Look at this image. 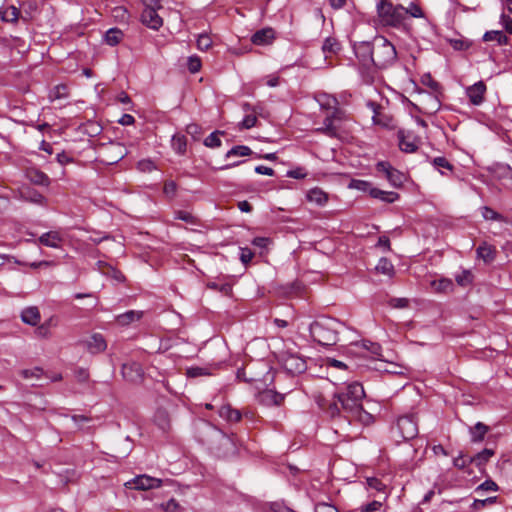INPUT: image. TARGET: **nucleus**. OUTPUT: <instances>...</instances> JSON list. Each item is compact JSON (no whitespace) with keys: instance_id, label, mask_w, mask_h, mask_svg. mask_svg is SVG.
Instances as JSON below:
<instances>
[{"instance_id":"nucleus-1","label":"nucleus","mask_w":512,"mask_h":512,"mask_svg":"<svg viewBox=\"0 0 512 512\" xmlns=\"http://www.w3.org/2000/svg\"><path fill=\"white\" fill-rule=\"evenodd\" d=\"M365 391L361 383L352 382L333 395V400L325 408L326 414L332 419L352 420L361 422L371 418V414L363 408L362 401Z\"/></svg>"},{"instance_id":"nucleus-2","label":"nucleus","mask_w":512,"mask_h":512,"mask_svg":"<svg viewBox=\"0 0 512 512\" xmlns=\"http://www.w3.org/2000/svg\"><path fill=\"white\" fill-rule=\"evenodd\" d=\"M344 329V323L329 316L318 317L309 325L313 341L324 347L337 345L340 341L339 335Z\"/></svg>"},{"instance_id":"nucleus-3","label":"nucleus","mask_w":512,"mask_h":512,"mask_svg":"<svg viewBox=\"0 0 512 512\" xmlns=\"http://www.w3.org/2000/svg\"><path fill=\"white\" fill-rule=\"evenodd\" d=\"M372 67L376 70H383L391 67L397 60V51L395 46L384 36L374 37Z\"/></svg>"},{"instance_id":"nucleus-4","label":"nucleus","mask_w":512,"mask_h":512,"mask_svg":"<svg viewBox=\"0 0 512 512\" xmlns=\"http://www.w3.org/2000/svg\"><path fill=\"white\" fill-rule=\"evenodd\" d=\"M376 10L379 21L383 26L403 29L406 12L401 4L394 5L388 0L378 1Z\"/></svg>"},{"instance_id":"nucleus-5","label":"nucleus","mask_w":512,"mask_h":512,"mask_svg":"<svg viewBox=\"0 0 512 512\" xmlns=\"http://www.w3.org/2000/svg\"><path fill=\"white\" fill-rule=\"evenodd\" d=\"M269 373V367L262 362H253L247 364L245 367L239 368L236 373L238 380H242L247 383L263 382L266 380L263 378L265 374Z\"/></svg>"},{"instance_id":"nucleus-6","label":"nucleus","mask_w":512,"mask_h":512,"mask_svg":"<svg viewBox=\"0 0 512 512\" xmlns=\"http://www.w3.org/2000/svg\"><path fill=\"white\" fill-rule=\"evenodd\" d=\"M279 362L291 375L302 374L307 370L306 360L297 353L286 351L279 356Z\"/></svg>"},{"instance_id":"nucleus-7","label":"nucleus","mask_w":512,"mask_h":512,"mask_svg":"<svg viewBox=\"0 0 512 512\" xmlns=\"http://www.w3.org/2000/svg\"><path fill=\"white\" fill-rule=\"evenodd\" d=\"M353 51L363 68L370 69L373 62L374 38L372 41H361L353 44Z\"/></svg>"},{"instance_id":"nucleus-8","label":"nucleus","mask_w":512,"mask_h":512,"mask_svg":"<svg viewBox=\"0 0 512 512\" xmlns=\"http://www.w3.org/2000/svg\"><path fill=\"white\" fill-rule=\"evenodd\" d=\"M376 170L385 174L386 179L395 188H400L406 181V175L394 168L388 161H379Z\"/></svg>"},{"instance_id":"nucleus-9","label":"nucleus","mask_w":512,"mask_h":512,"mask_svg":"<svg viewBox=\"0 0 512 512\" xmlns=\"http://www.w3.org/2000/svg\"><path fill=\"white\" fill-rule=\"evenodd\" d=\"M163 484V480L155 477H151L146 474L138 475L134 477L132 480L125 483V486L129 489L135 490H151L160 488Z\"/></svg>"},{"instance_id":"nucleus-10","label":"nucleus","mask_w":512,"mask_h":512,"mask_svg":"<svg viewBox=\"0 0 512 512\" xmlns=\"http://www.w3.org/2000/svg\"><path fill=\"white\" fill-rule=\"evenodd\" d=\"M367 106L373 112L372 121L374 125L381 126L388 130L395 129L393 117L382 111V106L374 101H369Z\"/></svg>"},{"instance_id":"nucleus-11","label":"nucleus","mask_w":512,"mask_h":512,"mask_svg":"<svg viewBox=\"0 0 512 512\" xmlns=\"http://www.w3.org/2000/svg\"><path fill=\"white\" fill-rule=\"evenodd\" d=\"M397 427L404 440H411L418 434L417 423L412 416H401L397 420Z\"/></svg>"},{"instance_id":"nucleus-12","label":"nucleus","mask_w":512,"mask_h":512,"mask_svg":"<svg viewBox=\"0 0 512 512\" xmlns=\"http://www.w3.org/2000/svg\"><path fill=\"white\" fill-rule=\"evenodd\" d=\"M487 86L484 81L480 80L471 86H468L465 93L469 102L474 106H480L485 101Z\"/></svg>"},{"instance_id":"nucleus-13","label":"nucleus","mask_w":512,"mask_h":512,"mask_svg":"<svg viewBox=\"0 0 512 512\" xmlns=\"http://www.w3.org/2000/svg\"><path fill=\"white\" fill-rule=\"evenodd\" d=\"M19 199L37 205H45L46 197L30 185H23L18 189Z\"/></svg>"},{"instance_id":"nucleus-14","label":"nucleus","mask_w":512,"mask_h":512,"mask_svg":"<svg viewBox=\"0 0 512 512\" xmlns=\"http://www.w3.org/2000/svg\"><path fill=\"white\" fill-rule=\"evenodd\" d=\"M257 401L264 406H279L284 401V394L272 389H264L257 395Z\"/></svg>"},{"instance_id":"nucleus-15","label":"nucleus","mask_w":512,"mask_h":512,"mask_svg":"<svg viewBox=\"0 0 512 512\" xmlns=\"http://www.w3.org/2000/svg\"><path fill=\"white\" fill-rule=\"evenodd\" d=\"M141 22L153 30H158L163 25L162 18L154 8H144L141 13Z\"/></svg>"},{"instance_id":"nucleus-16","label":"nucleus","mask_w":512,"mask_h":512,"mask_svg":"<svg viewBox=\"0 0 512 512\" xmlns=\"http://www.w3.org/2000/svg\"><path fill=\"white\" fill-rule=\"evenodd\" d=\"M25 176L31 184L48 187L51 184L49 176L38 168H28L25 171Z\"/></svg>"},{"instance_id":"nucleus-17","label":"nucleus","mask_w":512,"mask_h":512,"mask_svg":"<svg viewBox=\"0 0 512 512\" xmlns=\"http://www.w3.org/2000/svg\"><path fill=\"white\" fill-rule=\"evenodd\" d=\"M399 141V148L405 153H413L418 149L417 144L414 142L412 132H406L403 129H399L397 132Z\"/></svg>"},{"instance_id":"nucleus-18","label":"nucleus","mask_w":512,"mask_h":512,"mask_svg":"<svg viewBox=\"0 0 512 512\" xmlns=\"http://www.w3.org/2000/svg\"><path fill=\"white\" fill-rule=\"evenodd\" d=\"M275 39V30L271 27H265L260 30H257L251 36V42L254 45L264 46L269 45Z\"/></svg>"},{"instance_id":"nucleus-19","label":"nucleus","mask_w":512,"mask_h":512,"mask_svg":"<svg viewBox=\"0 0 512 512\" xmlns=\"http://www.w3.org/2000/svg\"><path fill=\"white\" fill-rule=\"evenodd\" d=\"M153 421L155 425L163 432L168 433L171 428V417L169 412L163 408L159 407L155 411Z\"/></svg>"},{"instance_id":"nucleus-20","label":"nucleus","mask_w":512,"mask_h":512,"mask_svg":"<svg viewBox=\"0 0 512 512\" xmlns=\"http://www.w3.org/2000/svg\"><path fill=\"white\" fill-rule=\"evenodd\" d=\"M86 346L90 353L98 354L107 348V343L102 334L94 333L87 341Z\"/></svg>"},{"instance_id":"nucleus-21","label":"nucleus","mask_w":512,"mask_h":512,"mask_svg":"<svg viewBox=\"0 0 512 512\" xmlns=\"http://www.w3.org/2000/svg\"><path fill=\"white\" fill-rule=\"evenodd\" d=\"M495 455V450L492 448H484L474 456L468 457V462H472L477 468H483Z\"/></svg>"},{"instance_id":"nucleus-22","label":"nucleus","mask_w":512,"mask_h":512,"mask_svg":"<svg viewBox=\"0 0 512 512\" xmlns=\"http://www.w3.org/2000/svg\"><path fill=\"white\" fill-rule=\"evenodd\" d=\"M489 431L490 427L488 425L483 422H477L474 426L469 427L470 441L472 443L483 442Z\"/></svg>"},{"instance_id":"nucleus-23","label":"nucleus","mask_w":512,"mask_h":512,"mask_svg":"<svg viewBox=\"0 0 512 512\" xmlns=\"http://www.w3.org/2000/svg\"><path fill=\"white\" fill-rule=\"evenodd\" d=\"M218 413L222 419L232 423L239 422L242 418L241 411L233 408L230 404L222 405Z\"/></svg>"},{"instance_id":"nucleus-24","label":"nucleus","mask_w":512,"mask_h":512,"mask_svg":"<svg viewBox=\"0 0 512 512\" xmlns=\"http://www.w3.org/2000/svg\"><path fill=\"white\" fill-rule=\"evenodd\" d=\"M39 243L46 247L58 248L63 241L62 236L57 231H49L42 234L39 239Z\"/></svg>"},{"instance_id":"nucleus-25","label":"nucleus","mask_w":512,"mask_h":512,"mask_svg":"<svg viewBox=\"0 0 512 512\" xmlns=\"http://www.w3.org/2000/svg\"><path fill=\"white\" fill-rule=\"evenodd\" d=\"M484 42L495 41L499 46L509 45L510 38L501 30L486 31L482 37Z\"/></svg>"},{"instance_id":"nucleus-26","label":"nucleus","mask_w":512,"mask_h":512,"mask_svg":"<svg viewBox=\"0 0 512 512\" xmlns=\"http://www.w3.org/2000/svg\"><path fill=\"white\" fill-rule=\"evenodd\" d=\"M476 253L477 257L487 264L492 263L496 257V249L493 246L488 245L486 242H483L477 247Z\"/></svg>"},{"instance_id":"nucleus-27","label":"nucleus","mask_w":512,"mask_h":512,"mask_svg":"<svg viewBox=\"0 0 512 512\" xmlns=\"http://www.w3.org/2000/svg\"><path fill=\"white\" fill-rule=\"evenodd\" d=\"M337 112L338 110L336 109L331 115L325 117L323 127L318 128L317 131L329 137H336L337 128L334 125V119L337 117Z\"/></svg>"},{"instance_id":"nucleus-28","label":"nucleus","mask_w":512,"mask_h":512,"mask_svg":"<svg viewBox=\"0 0 512 512\" xmlns=\"http://www.w3.org/2000/svg\"><path fill=\"white\" fill-rule=\"evenodd\" d=\"M370 196L372 198L379 199L385 203H394L400 197V195L397 192L384 191L375 187L371 189Z\"/></svg>"},{"instance_id":"nucleus-29","label":"nucleus","mask_w":512,"mask_h":512,"mask_svg":"<svg viewBox=\"0 0 512 512\" xmlns=\"http://www.w3.org/2000/svg\"><path fill=\"white\" fill-rule=\"evenodd\" d=\"M21 319L24 323L35 326L40 321V312L37 307H28L21 312Z\"/></svg>"},{"instance_id":"nucleus-30","label":"nucleus","mask_w":512,"mask_h":512,"mask_svg":"<svg viewBox=\"0 0 512 512\" xmlns=\"http://www.w3.org/2000/svg\"><path fill=\"white\" fill-rule=\"evenodd\" d=\"M171 147L178 155H184L187 151V138L183 134H174L171 139Z\"/></svg>"},{"instance_id":"nucleus-31","label":"nucleus","mask_w":512,"mask_h":512,"mask_svg":"<svg viewBox=\"0 0 512 512\" xmlns=\"http://www.w3.org/2000/svg\"><path fill=\"white\" fill-rule=\"evenodd\" d=\"M20 17L26 22L30 19V17L20 15V10L17 7H15L14 5H11V6L7 7L5 10H3L2 21L15 23L18 21V19Z\"/></svg>"},{"instance_id":"nucleus-32","label":"nucleus","mask_w":512,"mask_h":512,"mask_svg":"<svg viewBox=\"0 0 512 512\" xmlns=\"http://www.w3.org/2000/svg\"><path fill=\"white\" fill-rule=\"evenodd\" d=\"M124 37V33L119 28L113 27L104 34V41L110 46L118 45Z\"/></svg>"},{"instance_id":"nucleus-33","label":"nucleus","mask_w":512,"mask_h":512,"mask_svg":"<svg viewBox=\"0 0 512 512\" xmlns=\"http://www.w3.org/2000/svg\"><path fill=\"white\" fill-rule=\"evenodd\" d=\"M307 199L322 206L328 201V195L322 189L315 187L308 191Z\"/></svg>"},{"instance_id":"nucleus-34","label":"nucleus","mask_w":512,"mask_h":512,"mask_svg":"<svg viewBox=\"0 0 512 512\" xmlns=\"http://www.w3.org/2000/svg\"><path fill=\"white\" fill-rule=\"evenodd\" d=\"M143 316L142 311L129 310L117 316V321L121 325H129L130 323L140 320Z\"/></svg>"},{"instance_id":"nucleus-35","label":"nucleus","mask_w":512,"mask_h":512,"mask_svg":"<svg viewBox=\"0 0 512 512\" xmlns=\"http://www.w3.org/2000/svg\"><path fill=\"white\" fill-rule=\"evenodd\" d=\"M375 269L378 273L387 275L389 277H392L395 274V269L392 262L386 257L380 258Z\"/></svg>"},{"instance_id":"nucleus-36","label":"nucleus","mask_w":512,"mask_h":512,"mask_svg":"<svg viewBox=\"0 0 512 512\" xmlns=\"http://www.w3.org/2000/svg\"><path fill=\"white\" fill-rule=\"evenodd\" d=\"M254 154L255 153L251 150V148L249 146H246V145H236V146H233L230 150L227 151V153L225 155V158L229 159V158L234 157V156H240V157L252 156Z\"/></svg>"},{"instance_id":"nucleus-37","label":"nucleus","mask_w":512,"mask_h":512,"mask_svg":"<svg viewBox=\"0 0 512 512\" xmlns=\"http://www.w3.org/2000/svg\"><path fill=\"white\" fill-rule=\"evenodd\" d=\"M221 135H225V131L215 130L204 139L203 144L208 148H218L222 144Z\"/></svg>"},{"instance_id":"nucleus-38","label":"nucleus","mask_w":512,"mask_h":512,"mask_svg":"<svg viewBox=\"0 0 512 512\" xmlns=\"http://www.w3.org/2000/svg\"><path fill=\"white\" fill-rule=\"evenodd\" d=\"M498 497L497 496H491L485 499H475L472 504L470 505V510L472 512H478L484 509L487 506L493 505L497 503Z\"/></svg>"},{"instance_id":"nucleus-39","label":"nucleus","mask_w":512,"mask_h":512,"mask_svg":"<svg viewBox=\"0 0 512 512\" xmlns=\"http://www.w3.org/2000/svg\"><path fill=\"white\" fill-rule=\"evenodd\" d=\"M455 281L461 287H468L473 284L474 275L471 270L464 269L460 274L455 275Z\"/></svg>"},{"instance_id":"nucleus-40","label":"nucleus","mask_w":512,"mask_h":512,"mask_svg":"<svg viewBox=\"0 0 512 512\" xmlns=\"http://www.w3.org/2000/svg\"><path fill=\"white\" fill-rule=\"evenodd\" d=\"M340 49V43L333 37L326 38L322 45V50L324 53L337 54Z\"/></svg>"},{"instance_id":"nucleus-41","label":"nucleus","mask_w":512,"mask_h":512,"mask_svg":"<svg viewBox=\"0 0 512 512\" xmlns=\"http://www.w3.org/2000/svg\"><path fill=\"white\" fill-rule=\"evenodd\" d=\"M349 188L357 189L359 191L368 192L370 194L371 189L374 187L372 184L365 180L352 179L348 185Z\"/></svg>"},{"instance_id":"nucleus-42","label":"nucleus","mask_w":512,"mask_h":512,"mask_svg":"<svg viewBox=\"0 0 512 512\" xmlns=\"http://www.w3.org/2000/svg\"><path fill=\"white\" fill-rule=\"evenodd\" d=\"M207 288L218 291L225 296L232 295V285L229 283L218 284L216 282H208Z\"/></svg>"},{"instance_id":"nucleus-43","label":"nucleus","mask_w":512,"mask_h":512,"mask_svg":"<svg viewBox=\"0 0 512 512\" xmlns=\"http://www.w3.org/2000/svg\"><path fill=\"white\" fill-rule=\"evenodd\" d=\"M431 164L440 171L441 174H444L443 171H441V168L447 169L452 171L454 169V166L443 156L435 157L432 159Z\"/></svg>"},{"instance_id":"nucleus-44","label":"nucleus","mask_w":512,"mask_h":512,"mask_svg":"<svg viewBox=\"0 0 512 512\" xmlns=\"http://www.w3.org/2000/svg\"><path fill=\"white\" fill-rule=\"evenodd\" d=\"M202 62L199 56L192 55L187 58V69L190 73L195 74L201 70Z\"/></svg>"},{"instance_id":"nucleus-45","label":"nucleus","mask_w":512,"mask_h":512,"mask_svg":"<svg viewBox=\"0 0 512 512\" xmlns=\"http://www.w3.org/2000/svg\"><path fill=\"white\" fill-rule=\"evenodd\" d=\"M362 347L375 357L381 356L382 347L378 343L371 342L369 340H363Z\"/></svg>"},{"instance_id":"nucleus-46","label":"nucleus","mask_w":512,"mask_h":512,"mask_svg":"<svg viewBox=\"0 0 512 512\" xmlns=\"http://www.w3.org/2000/svg\"><path fill=\"white\" fill-rule=\"evenodd\" d=\"M433 285L436 286L438 292H450L453 290V282L449 278H441L438 281H434Z\"/></svg>"},{"instance_id":"nucleus-47","label":"nucleus","mask_w":512,"mask_h":512,"mask_svg":"<svg viewBox=\"0 0 512 512\" xmlns=\"http://www.w3.org/2000/svg\"><path fill=\"white\" fill-rule=\"evenodd\" d=\"M212 45V39L206 33H202L197 38V48L201 51H207Z\"/></svg>"},{"instance_id":"nucleus-48","label":"nucleus","mask_w":512,"mask_h":512,"mask_svg":"<svg viewBox=\"0 0 512 512\" xmlns=\"http://www.w3.org/2000/svg\"><path fill=\"white\" fill-rule=\"evenodd\" d=\"M165 512H183L184 508L174 499L171 498L166 503L161 504Z\"/></svg>"},{"instance_id":"nucleus-49","label":"nucleus","mask_w":512,"mask_h":512,"mask_svg":"<svg viewBox=\"0 0 512 512\" xmlns=\"http://www.w3.org/2000/svg\"><path fill=\"white\" fill-rule=\"evenodd\" d=\"M499 486L498 484L493 481L492 479H487L483 483H481L479 486L475 488V492L479 493L481 491H498Z\"/></svg>"},{"instance_id":"nucleus-50","label":"nucleus","mask_w":512,"mask_h":512,"mask_svg":"<svg viewBox=\"0 0 512 512\" xmlns=\"http://www.w3.org/2000/svg\"><path fill=\"white\" fill-rule=\"evenodd\" d=\"M421 82L423 85L428 86L433 91L438 92L441 89V85L439 82L434 80L431 76V74L427 73L424 74L421 78Z\"/></svg>"},{"instance_id":"nucleus-51","label":"nucleus","mask_w":512,"mask_h":512,"mask_svg":"<svg viewBox=\"0 0 512 512\" xmlns=\"http://www.w3.org/2000/svg\"><path fill=\"white\" fill-rule=\"evenodd\" d=\"M470 464H472V462H468V457L462 452L453 460V466L459 470H466Z\"/></svg>"},{"instance_id":"nucleus-52","label":"nucleus","mask_w":512,"mask_h":512,"mask_svg":"<svg viewBox=\"0 0 512 512\" xmlns=\"http://www.w3.org/2000/svg\"><path fill=\"white\" fill-rule=\"evenodd\" d=\"M383 506V503L378 500H373L367 504H363L360 506L359 511L360 512H376L381 509Z\"/></svg>"},{"instance_id":"nucleus-53","label":"nucleus","mask_w":512,"mask_h":512,"mask_svg":"<svg viewBox=\"0 0 512 512\" xmlns=\"http://www.w3.org/2000/svg\"><path fill=\"white\" fill-rule=\"evenodd\" d=\"M186 375L189 378H197L200 376L210 375V373L208 372L207 368L195 366V367L188 368Z\"/></svg>"},{"instance_id":"nucleus-54","label":"nucleus","mask_w":512,"mask_h":512,"mask_svg":"<svg viewBox=\"0 0 512 512\" xmlns=\"http://www.w3.org/2000/svg\"><path fill=\"white\" fill-rule=\"evenodd\" d=\"M113 17L120 22H127L129 19V12L122 6L115 7L113 9Z\"/></svg>"},{"instance_id":"nucleus-55","label":"nucleus","mask_w":512,"mask_h":512,"mask_svg":"<svg viewBox=\"0 0 512 512\" xmlns=\"http://www.w3.org/2000/svg\"><path fill=\"white\" fill-rule=\"evenodd\" d=\"M482 216L486 220H495V221L501 220L503 218L501 214H499L498 212H496L495 210H493L492 208H490L488 206L483 207Z\"/></svg>"},{"instance_id":"nucleus-56","label":"nucleus","mask_w":512,"mask_h":512,"mask_svg":"<svg viewBox=\"0 0 512 512\" xmlns=\"http://www.w3.org/2000/svg\"><path fill=\"white\" fill-rule=\"evenodd\" d=\"M406 15L409 14L414 18H422L424 17V13L419 5L414 2H411L408 8H405Z\"/></svg>"},{"instance_id":"nucleus-57","label":"nucleus","mask_w":512,"mask_h":512,"mask_svg":"<svg viewBox=\"0 0 512 512\" xmlns=\"http://www.w3.org/2000/svg\"><path fill=\"white\" fill-rule=\"evenodd\" d=\"M314 512H340L334 505L326 502H318L315 505Z\"/></svg>"},{"instance_id":"nucleus-58","label":"nucleus","mask_w":512,"mask_h":512,"mask_svg":"<svg viewBox=\"0 0 512 512\" xmlns=\"http://www.w3.org/2000/svg\"><path fill=\"white\" fill-rule=\"evenodd\" d=\"M176 219L182 220L189 224H195L196 223V217L192 215L190 212L180 210L176 213Z\"/></svg>"},{"instance_id":"nucleus-59","label":"nucleus","mask_w":512,"mask_h":512,"mask_svg":"<svg viewBox=\"0 0 512 512\" xmlns=\"http://www.w3.org/2000/svg\"><path fill=\"white\" fill-rule=\"evenodd\" d=\"M74 376L78 382L84 383L89 380V372L86 368L78 367L74 370Z\"/></svg>"},{"instance_id":"nucleus-60","label":"nucleus","mask_w":512,"mask_h":512,"mask_svg":"<svg viewBox=\"0 0 512 512\" xmlns=\"http://www.w3.org/2000/svg\"><path fill=\"white\" fill-rule=\"evenodd\" d=\"M257 123V117L255 114H249L244 117L242 120L240 127L243 129H250L254 127Z\"/></svg>"},{"instance_id":"nucleus-61","label":"nucleus","mask_w":512,"mask_h":512,"mask_svg":"<svg viewBox=\"0 0 512 512\" xmlns=\"http://www.w3.org/2000/svg\"><path fill=\"white\" fill-rule=\"evenodd\" d=\"M286 175L294 179H304L307 176V172L303 167H296L295 169L289 170Z\"/></svg>"},{"instance_id":"nucleus-62","label":"nucleus","mask_w":512,"mask_h":512,"mask_svg":"<svg viewBox=\"0 0 512 512\" xmlns=\"http://www.w3.org/2000/svg\"><path fill=\"white\" fill-rule=\"evenodd\" d=\"M56 160L62 166L73 163L75 161L74 158L65 151L58 153L56 155Z\"/></svg>"},{"instance_id":"nucleus-63","label":"nucleus","mask_w":512,"mask_h":512,"mask_svg":"<svg viewBox=\"0 0 512 512\" xmlns=\"http://www.w3.org/2000/svg\"><path fill=\"white\" fill-rule=\"evenodd\" d=\"M253 257L254 253L250 248H241L240 260L244 265L250 263Z\"/></svg>"},{"instance_id":"nucleus-64","label":"nucleus","mask_w":512,"mask_h":512,"mask_svg":"<svg viewBox=\"0 0 512 512\" xmlns=\"http://www.w3.org/2000/svg\"><path fill=\"white\" fill-rule=\"evenodd\" d=\"M500 23L503 25L505 32L512 34V18L510 16L502 13Z\"/></svg>"}]
</instances>
